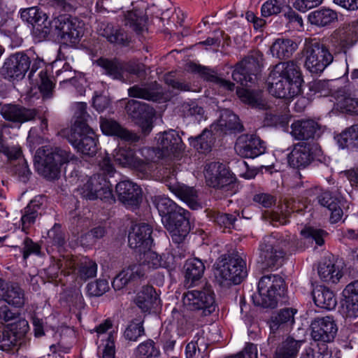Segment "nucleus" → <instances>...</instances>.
Here are the masks:
<instances>
[{
	"label": "nucleus",
	"mask_w": 358,
	"mask_h": 358,
	"mask_svg": "<svg viewBox=\"0 0 358 358\" xmlns=\"http://www.w3.org/2000/svg\"><path fill=\"white\" fill-rule=\"evenodd\" d=\"M341 148H353L358 146V124H354L343 131L336 137Z\"/></svg>",
	"instance_id": "50"
},
{
	"label": "nucleus",
	"mask_w": 358,
	"mask_h": 358,
	"mask_svg": "<svg viewBox=\"0 0 358 358\" xmlns=\"http://www.w3.org/2000/svg\"><path fill=\"white\" fill-rule=\"evenodd\" d=\"M127 114L141 129L144 136L148 135L152 129V118L155 110L148 104L139 101L129 100L125 106Z\"/></svg>",
	"instance_id": "16"
},
{
	"label": "nucleus",
	"mask_w": 358,
	"mask_h": 358,
	"mask_svg": "<svg viewBox=\"0 0 358 358\" xmlns=\"http://www.w3.org/2000/svg\"><path fill=\"white\" fill-rule=\"evenodd\" d=\"M108 289V282L104 279H99L88 283L87 285V292L90 296H100L107 292Z\"/></svg>",
	"instance_id": "60"
},
{
	"label": "nucleus",
	"mask_w": 358,
	"mask_h": 358,
	"mask_svg": "<svg viewBox=\"0 0 358 358\" xmlns=\"http://www.w3.org/2000/svg\"><path fill=\"white\" fill-rule=\"evenodd\" d=\"M39 90L43 94V99H50L53 94V83L48 78L47 71L42 70L39 73Z\"/></svg>",
	"instance_id": "61"
},
{
	"label": "nucleus",
	"mask_w": 358,
	"mask_h": 358,
	"mask_svg": "<svg viewBox=\"0 0 358 358\" xmlns=\"http://www.w3.org/2000/svg\"><path fill=\"white\" fill-rule=\"evenodd\" d=\"M338 19L337 13L329 8H322L310 13L308 20L312 24L318 27H325Z\"/></svg>",
	"instance_id": "47"
},
{
	"label": "nucleus",
	"mask_w": 358,
	"mask_h": 358,
	"mask_svg": "<svg viewBox=\"0 0 358 358\" xmlns=\"http://www.w3.org/2000/svg\"><path fill=\"white\" fill-rule=\"evenodd\" d=\"M29 329L28 322L21 318L0 327V350L8 352L21 346L25 341Z\"/></svg>",
	"instance_id": "12"
},
{
	"label": "nucleus",
	"mask_w": 358,
	"mask_h": 358,
	"mask_svg": "<svg viewBox=\"0 0 358 358\" xmlns=\"http://www.w3.org/2000/svg\"><path fill=\"white\" fill-rule=\"evenodd\" d=\"M191 145H192L199 152H208L210 150L213 144L214 138L212 132L206 129L202 133L196 136L189 138Z\"/></svg>",
	"instance_id": "53"
},
{
	"label": "nucleus",
	"mask_w": 358,
	"mask_h": 358,
	"mask_svg": "<svg viewBox=\"0 0 358 358\" xmlns=\"http://www.w3.org/2000/svg\"><path fill=\"white\" fill-rule=\"evenodd\" d=\"M312 295L315 305L320 308L332 310L337 304L335 294L327 287L317 286L313 289Z\"/></svg>",
	"instance_id": "34"
},
{
	"label": "nucleus",
	"mask_w": 358,
	"mask_h": 358,
	"mask_svg": "<svg viewBox=\"0 0 358 358\" xmlns=\"http://www.w3.org/2000/svg\"><path fill=\"white\" fill-rule=\"evenodd\" d=\"M57 35L65 43L74 46L84 34V23L76 17L60 15L53 21Z\"/></svg>",
	"instance_id": "11"
},
{
	"label": "nucleus",
	"mask_w": 358,
	"mask_h": 358,
	"mask_svg": "<svg viewBox=\"0 0 358 358\" xmlns=\"http://www.w3.org/2000/svg\"><path fill=\"white\" fill-rule=\"evenodd\" d=\"M287 80L272 71L268 78L269 93L280 99H290L301 94L299 90L294 92L292 90V85Z\"/></svg>",
	"instance_id": "26"
},
{
	"label": "nucleus",
	"mask_w": 358,
	"mask_h": 358,
	"mask_svg": "<svg viewBox=\"0 0 358 358\" xmlns=\"http://www.w3.org/2000/svg\"><path fill=\"white\" fill-rule=\"evenodd\" d=\"M204 174L207 185L215 189L227 192L235 186L234 175L222 163L213 162L206 164Z\"/></svg>",
	"instance_id": "13"
},
{
	"label": "nucleus",
	"mask_w": 358,
	"mask_h": 358,
	"mask_svg": "<svg viewBox=\"0 0 358 358\" xmlns=\"http://www.w3.org/2000/svg\"><path fill=\"white\" fill-rule=\"evenodd\" d=\"M217 126L224 133L240 132L243 129V126L241 124L238 117L229 110H225L222 113Z\"/></svg>",
	"instance_id": "46"
},
{
	"label": "nucleus",
	"mask_w": 358,
	"mask_h": 358,
	"mask_svg": "<svg viewBox=\"0 0 358 358\" xmlns=\"http://www.w3.org/2000/svg\"><path fill=\"white\" fill-rule=\"evenodd\" d=\"M147 18L143 10L135 9L127 12L124 17V24L129 26L138 34L146 29Z\"/></svg>",
	"instance_id": "48"
},
{
	"label": "nucleus",
	"mask_w": 358,
	"mask_h": 358,
	"mask_svg": "<svg viewBox=\"0 0 358 358\" xmlns=\"http://www.w3.org/2000/svg\"><path fill=\"white\" fill-rule=\"evenodd\" d=\"M289 239L273 234L266 236L259 246V259L264 267L278 268L285 258V249L289 245Z\"/></svg>",
	"instance_id": "6"
},
{
	"label": "nucleus",
	"mask_w": 358,
	"mask_h": 358,
	"mask_svg": "<svg viewBox=\"0 0 358 358\" xmlns=\"http://www.w3.org/2000/svg\"><path fill=\"white\" fill-rule=\"evenodd\" d=\"M172 192L181 200L185 201L192 210L201 208V202L197 191L192 187L178 185L173 187Z\"/></svg>",
	"instance_id": "36"
},
{
	"label": "nucleus",
	"mask_w": 358,
	"mask_h": 358,
	"mask_svg": "<svg viewBox=\"0 0 358 358\" xmlns=\"http://www.w3.org/2000/svg\"><path fill=\"white\" fill-rule=\"evenodd\" d=\"M69 142L80 153L93 156L97 151L96 136L88 124H73L67 134Z\"/></svg>",
	"instance_id": "10"
},
{
	"label": "nucleus",
	"mask_w": 358,
	"mask_h": 358,
	"mask_svg": "<svg viewBox=\"0 0 358 358\" xmlns=\"http://www.w3.org/2000/svg\"><path fill=\"white\" fill-rule=\"evenodd\" d=\"M296 310L286 308L273 314L270 319V329L273 333L291 327L294 322Z\"/></svg>",
	"instance_id": "33"
},
{
	"label": "nucleus",
	"mask_w": 358,
	"mask_h": 358,
	"mask_svg": "<svg viewBox=\"0 0 358 358\" xmlns=\"http://www.w3.org/2000/svg\"><path fill=\"white\" fill-rule=\"evenodd\" d=\"M236 93L243 102L252 108L266 109L267 107V102L260 91L240 88L237 89Z\"/></svg>",
	"instance_id": "44"
},
{
	"label": "nucleus",
	"mask_w": 358,
	"mask_h": 358,
	"mask_svg": "<svg viewBox=\"0 0 358 358\" xmlns=\"http://www.w3.org/2000/svg\"><path fill=\"white\" fill-rule=\"evenodd\" d=\"M183 306L189 310L207 316L215 310V294L210 286L188 289L182 294Z\"/></svg>",
	"instance_id": "8"
},
{
	"label": "nucleus",
	"mask_w": 358,
	"mask_h": 358,
	"mask_svg": "<svg viewBox=\"0 0 358 358\" xmlns=\"http://www.w3.org/2000/svg\"><path fill=\"white\" fill-rule=\"evenodd\" d=\"M98 34L114 45L127 46L130 40L124 29L109 22H101L97 29Z\"/></svg>",
	"instance_id": "30"
},
{
	"label": "nucleus",
	"mask_w": 358,
	"mask_h": 358,
	"mask_svg": "<svg viewBox=\"0 0 358 358\" xmlns=\"http://www.w3.org/2000/svg\"><path fill=\"white\" fill-rule=\"evenodd\" d=\"M203 331L199 330L195 335L194 340L188 343L185 348L186 358H198L201 351L207 349V343L205 342Z\"/></svg>",
	"instance_id": "51"
},
{
	"label": "nucleus",
	"mask_w": 358,
	"mask_h": 358,
	"mask_svg": "<svg viewBox=\"0 0 358 358\" xmlns=\"http://www.w3.org/2000/svg\"><path fill=\"white\" fill-rule=\"evenodd\" d=\"M153 203L162 216V222L164 217L172 215L176 211H181V209H182L171 199L162 195L154 196Z\"/></svg>",
	"instance_id": "49"
},
{
	"label": "nucleus",
	"mask_w": 358,
	"mask_h": 358,
	"mask_svg": "<svg viewBox=\"0 0 358 358\" xmlns=\"http://www.w3.org/2000/svg\"><path fill=\"white\" fill-rule=\"evenodd\" d=\"M190 68L193 72L199 73L206 80L215 83L229 91L234 90V84L233 83L218 77L214 71L206 66L193 64L190 66Z\"/></svg>",
	"instance_id": "40"
},
{
	"label": "nucleus",
	"mask_w": 358,
	"mask_h": 358,
	"mask_svg": "<svg viewBox=\"0 0 358 358\" xmlns=\"http://www.w3.org/2000/svg\"><path fill=\"white\" fill-rule=\"evenodd\" d=\"M143 257L141 264L143 268L147 269H157L160 267H169V263L164 259V257L157 254V252L150 250L149 249L143 252Z\"/></svg>",
	"instance_id": "52"
},
{
	"label": "nucleus",
	"mask_w": 358,
	"mask_h": 358,
	"mask_svg": "<svg viewBox=\"0 0 358 358\" xmlns=\"http://www.w3.org/2000/svg\"><path fill=\"white\" fill-rule=\"evenodd\" d=\"M310 327L313 338L324 343L333 341L338 331L335 321L330 316L315 318Z\"/></svg>",
	"instance_id": "24"
},
{
	"label": "nucleus",
	"mask_w": 358,
	"mask_h": 358,
	"mask_svg": "<svg viewBox=\"0 0 358 358\" xmlns=\"http://www.w3.org/2000/svg\"><path fill=\"white\" fill-rule=\"evenodd\" d=\"M318 275L320 278L328 283H337L342 277L339 267L331 259H324L318 266Z\"/></svg>",
	"instance_id": "37"
},
{
	"label": "nucleus",
	"mask_w": 358,
	"mask_h": 358,
	"mask_svg": "<svg viewBox=\"0 0 358 358\" xmlns=\"http://www.w3.org/2000/svg\"><path fill=\"white\" fill-rule=\"evenodd\" d=\"M303 52L306 57L304 66L313 74L323 72L334 59L327 47L315 40L306 42Z\"/></svg>",
	"instance_id": "9"
},
{
	"label": "nucleus",
	"mask_w": 358,
	"mask_h": 358,
	"mask_svg": "<svg viewBox=\"0 0 358 358\" xmlns=\"http://www.w3.org/2000/svg\"><path fill=\"white\" fill-rule=\"evenodd\" d=\"M290 134L297 141L318 138L323 133L322 126L313 119L294 120L290 126Z\"/></svg>",
	"instance_id": "18"
},
{
	"label": "nucleus",
	"mask_w": 358,
	"mask_h": 358,
	"mask_svg": "<svg viewBox=\"0 0 358 358\" xmlns=\"http://www.w3.org/2000/svg\"><path fill=\"white\" fill-rule=\"evenodd\" d=\"M78 190L86 199H99L110 203L115 201L110 182L101 174L91 176Z\"/></svg>",
	"instance_id": "15"
},
{
	"label": "nucleus",
	"mask_w": 358,
	"mask_h": 358,
	"mask_svg": "<svg viewBox=\"0 0 358 358\" xmlns=\"http://www.w3.org/2000/svg\"><path fill=\"white\" fill-rule=\"evenodd\" d=\"M215 268L216 281L223 287L240 284L248 274L245 262L238 255H222Z\"/></svg>",
	"instance_id": "2"
},
{
	"label": "nucleus",
	"mask_w": 358,
	"mask_h": 358,
	"mask_svg": "<svg viewBox=\"0 0 358 358\" xmlns=\"http://www.w3.org/2000/svg\"><path fill=\"white\" fill-rule=\"evenodd\" d=\"M333 38L343 48L352 45L358 39V22L340 27L334 31Z\"/></svg>",
	"instance_id": "38"
},
{
	"label": "nucleus",
	"mask_w": 358,
	"mask_h": 358,
	"mask_svg": "<svg viewBox=\"0 0 358 358\" xmlns=\"http://www.w3.org/2000/svg\"><path fill=\"white\" fill-rule=\"evenodd\" d=\"M262 57L259 52H253L238 63L232 73L234 80L242 85L255 83L262 66Z\"/></svg>",
	"instance_id": "14"
},
{
	"label": "nucleus",
	"mask_w": 358,
	"mask_h": 358,
	"mask_svg": "<svg viewBox=\"0 0 358 358\" xmlns=\"http://www.w3.org/2000/svg\"><path fill=\"white\" fill-rule=\"evenodd\" d=\"M118 200L127 208H136L142 201V191L139 185L131 180L119 182L115 187Z\"/></svg>",
	"instance_id": "21"
},
{
	"label": "nucleus",
	"mask_w": 358,
	"mask_h": 358,
	"mask_svg": "<svg viewBox=\"0 0 358 358\" xmlns=\"http://www.w3.org/2000/svg\"><path fill=\"white\" fill-rule=\"evenodd\" d=\"M43 61L36 58L31 60L24 52H19L10 55L0 69V74L8 80H21L29 70L28 77L33 79L34 73L42 68Z\"/></svg>",
	"instance_id": "3"
},
{
	"label": "nucleus",
	"mask_w": 358,
	"mask_h": 358,
	"mask_svg": "<svg viewBox=\"0 0 358 358\" xmlns=\"http://www.w3.org/2000/svg\"><path fill=\"white\" fill-rule=\"evenodd\" d=\"M343 313L348 317H358V280L348 284L343 290Z\"/></svg>",
	"instance_id": "31"
},
{
	"label": "nucleus",
	"mask_w": 358,
	"mask_h": 358,
	"mask_svg": "<svg viewBox=\"0 0 358 358\" xmlns=\"http://www.w3.org/2000/svg\"><path fill=\"white\" fill-rule=\"evenodd\" d=\"M0 152L6 155L8 160H18V164H15L13 168L14 173L18 176L19 179L26 182L31 175V171L28 168L27 162L21 158L22 150L17 145H9L0 134Z\"/></svg>",
	"instance_id": "20"
},
{
	"label": "nucleus",
	"mask_w": 358,
	"mask_h": 358,
	"mask_svg": "<svg viewBox=\"0 0 358 358\" xmlns=\"http://www.w3.org/2000/svg\"><path fill=\"white\" fill-rule=\"evenodd\" d=\"M97 264L88 258L83 259L78 264V277L83 280H87L96 276Z\"/></svg>",
	"instance_id": "56"
},
{
	"label": "nucleus",
	"mask_w": 358,
	"mask_h": 358,
	"mask_svg": "<svg viewBox=\"0 0 358 358\" xmlns=\"http://www.w3.org/2000/svg\"><path fill=\"white\" fill-rule=\"evenodd\" d=\"M35 157V166L38 173L53 180L58 178L61 165L73 159L74 155L61 148L45 145L37 150Z\"/></svg>",
	"instance_id": "1"
},
{
	"label": "nucleus",
	"mask_w": 358,
	"mask_h": 358,
	"mask_svg": "<svg viewBox=\"0 0 358 358\" xmlns=\"http://www.w3.org/2000/svg\"><path fill=\"white\" fill-rule=\"evenodd\" d=\"M135 355L138 358H157L160 351L152 339H148L138 345Z\"/></svg>",
	"instance_id": "54"
},
{
	"label": "nucleus",
	"mask_w": 358,
	"mask_h": 358,
	"mask_svg": "<svg viewBox=\"0 0 358 358\" xmlns=\"http://www.w3.org/2000/svg\"><path fill=\"white\" fill-rule=\"evenodd\" d=\"M100 127L103 134L116 136L128 143H136L140 140L138 135L128 130L113 119L101 117Z\"/></svg>",
	"instance_id": "28"
},
{
	"label": "nucleus",
	"mask_w": 358,
	"mask_h": 358,
	"mask_svg": "<svg viewBox=\"0 0 358 358\" xmlns=\"http://www.w3.org/2000/svg\"><path fill=\"white\" fill-rule=\"evenodd\" d=\"M157 149H156V155L159 153L162 157H176L184 149V145L182 139L177 131L169 130L159 134L157 137ZM155 150V148H154ZM157 156L155 157V158Z\"/></svg>",
	"instance_id": "22"
},
{
	"label": "nucleus",
	"mask_w": 358,
	"mask_h": 358,
	"mask_svg": "<svg viewBox=\"0 0 358 358\" xmlns=\"http://www.w3.org/2000/svg\"><path fill=\"white\" fill-rule=\"evenodd\" d=\"M297 44L289 38H278L271 47L273 56L280 59L289 58L296 50Z\"/></svg>",
	"instance_id": "43"
},
{
	"label": "nucleus",
	"mask_w": 358,
	"mask_h": 358,
	"mask_svg": "<svg viewBox=\"0 0 358 358\" xmlns=\"http://www.w3.org/2000/svg\"><path fill=\"white\" fill-rule=\"evenodd\" d=\"M96 62L107 75L123 83H131L134 76L140 77L145 73V65L135 60L122 62L117 59L100 58Z\"/></svg>",
	"instance_id": "7"
},
{
	"label": "nucleus",
	"mask_w": 358,
	"mask_h": 358,
	"mask_svg": "<svg viewBox=\"0 0 358 358\" xmlns=\"http://www.w3.org/2000/svg\"><path fill=\"white\" fill-rule=\"evenodd\" d=\"M314 159L312 146L309 143H298L287 156L290 166L296 169L306 168Z\"/></svg>",
	"instance_id": "29"
},
{
	"label": "nucleus",
	"mask_w": 358,
	"mask_h": 358,
	"mask_svg": "<svg viewBox=\"0 0 358 358\" xmlns=\"http://www.w3.org/2000/svg\"><path fill=\"white\" fill-rule=\"evenodd\" d=\"M141 153L143 159L136 157L134 150L131 148L120 147L114 150L113 157L115 161L122 166L134 169L143 174H147L153 169L156 150L144 148L141 150Z\"/></svg>",
	"instance_id": "5"
},
{
	"label": "nucleus",
	"mask_w": 358,
	"mask_h": 358,
	"mask_svg": "<svg viewBox=\"0 0 358 358\" xmlns=\"http://www.w3.org/2000/svg\"><path fill=\"white\" fill-rule=\"evenodd\" d=\"M264 143L255 135H241L235 144L236 153L244 158H255L265 152Z\"/></svg>",
	"instance_id": "23"
},
{
	"label": "nucleus",
	"mask_w": 358,
	"mask_h": 358,
	"mask_svg": "<svg viewBox=\"0 0 358 358\" xmlns=\"http://www.w3.org/2000/svg\"><path fill=\"white\" fill-rule=\"evenodd\" d=\"M180 110L185 116H199L202 117L204 110L195 101L183 103L180 106Z\"/></svg>",
	"instance_id": "64"
},
{
	"label": "nucleus",
	"mask_w": 358,
	"mask_h": 358,
	"mask_svg": "<svg viewBox=\"0 0 358 358\" xmlns=\"http://www.w3.org/2000/svg\"><path fill=\"white\" fill-rule=\"evenodd\" d=\"M3 301L17 308L22 307L25 303L24 291L17 284L12 283Z\"/></svg>",
	"instance_id": "55"
},
{
	"label": "nucleus",
	"mask_w": 358,
	"mask_h": 358,
	"mask_svg": "<svg viewBox=\"0 0 358 358\" xmlns=\"http://www.w3.org/2000/svg\"><path fill=\"white\" fill-rule=\"evenodd\" d=\"M272 71L291 83L289 85H292L294 92L298 90L301 92L302 75L300 67L296 62L290 60L280 62L274 66Z\"/></svg>",
	"instance_id": "27"
},
{
	"label": "nucleus",
	"mask_w": 358,
	"mask_h": 358,
	"mask_svg": "<svg viewBox=\"0 0 358 358\" xmlns=\"http://www.w3.org/2000/svg\"><path fill=\"white\" fill-rule=\"evenodd\" d=\"M0 114L6 120L21 124L33 120L37 115V110L19 104L6 103L0 105Z\"/></svg>",
	"instance_id": "25"
},
{
	"label": "nucleus",
	"mask_w": 358,
	"mask_h": 358,
	"mask_svg": "<svg viewBox=\"0 0 358 358\" xmlns=\"http://www.w3.org/2000/svg\"><path fill=\"white\" fill-rule=\"evenodd\" d=\"M20 16L23 21L31 24L38 31L48 28L45 24L48 17L36 7H31L22 10Z\"/></svg>",
	"instance_id": "45"
},
{
	"label": "nucleus",
	"mask_w": 358,
	"mask_h": 358,
	"mask_svg": "<svg viewBox=\"0 0 358 358\" xmlns=\"http://www.w3.org/2000/svg\"><path fill=\"white\" fill-rule=\"evenodd\" d=\"M143 321L136 320L132 321L124 331V336L127 340L136 341L138 338L145 334Z\"/></svg>",
	"instance_id": "59"
},
{
	"label": "nucleus",
	"mask_w": 358,
	"mask_h": 358,
	"mask_svg": "<svg viewBox=\"0 0 358 358\" xmlns=\"http://www.w3.org/2000/svg\"><path fill=\"white\" fill-rule=\"evenodd\" d=\"M184 270L186 285L190 287L194 285L195 282L201 278L205 271V266L201 259L191 258L185 262Z\"/></svg>",
	"instance_id": "35"
},
{
	"label": "nucleus",
	"mask_w": 358,
	"mask_h": 358,
	"mask_svg": "<svg viewBox=\"0 0 358 358\" xmlns=\"http://www.w3.org/2000/svg\"><path fill=\"white\" fill-rule=\"evenodd\" d=\"M237 216L236 214L219 213L215 217V222L220 227L231 229L235 227Z\"/></svg>",
	"instance_id": "63"
},
{
	"label": "nucleus",
	"mask_w": 358,
	"mask_h": 358,
	"mask_svg": "<svg viewBox=\"0 0 358 358\" xmlns=\"http://www.w3.org/2000/svg\"><path fill=\"white\" fill-rule=\"evenodd\" d=\"M43 196L35 197L29 204L21 211V225L22 231L27 232L36 219L41 215V209L43 205Z\"/></svg>",
	"instance_id": "32"
},
{
	"label": "nucleus",
	"mask_w": 358,
	"mask_h": 358,
	"mask_svg": "<svg viewBox=\"0 0 358 358\" xmlns=\"http://www.w3.org/2000/svg\"><path fill=\"white\" fill-rule=\"evenodd\" d=\"M301 236L310 241H314L316 245L322 246L324 243V238L327 233L321 229L314 227H306L301 231Z\"/></svg>",
	"instance_id": "57"
},
{
	"label": "nucleus",
	"mask_w": 358,
	"mask_h": 358,
	"mask_svg": "<svg viewBox=\"0 0 358 358\" xmlns=\"http://www.w3.org/2000/svg\"><path fill=\"white\" fill-rule=\"evenodd\" d=\"M286 6L285 0H268L262 6V15L264 17H269L280 13Z\"/></svg>",
	"instance_id": "58"
},
{
	"label": "nucleus",
	"mask_w": 358,
	"mask_h": 358,
	"mask_svg": "<svg viewBox=\"0 0 358 358\" xmlns=\"http://www.w3.org/2000/svg\"><path fill=\"white\" fill-rule=\"evenodd\" d=\"M122 272L128 278L129 282L134 281L143 278L145 275L147 269L143 268L141 264H132L122 270Z\"/></svg>",
	"instance_id": "62"
},
{
	"label": "nucleus",
	"mask_w": 358,
	"mask_h": 358,
	"mask_svg": "<svg viewBox=\"0 0 358 358\" xmlns=\"http://www.w3.org/2000/svg\"><path fill=\"white\" fill-rule=\"evenodd\" d=\"M286 285L279 275L269 274L262 276L258 283V293L252 296L254 303L263 308H274L278 298L284 296Z\"/></svg>",
	"instance_id": "4"
},
{
	"label": "nucleus",
	"mask_w": 358,
	"mask_h": 358,
	"mask_svg": "<svg viewBox=\"0 0 358 358\" xmlns=\"http://www.w3.org/2000/svg\"><path fill=\"white\" fill-rule=\"evenodd\" d=\"M152 227L146 223L134 225L128 236L129 245L136 252L142 253L150 249L152 243Z\"/></svg>",
	"instance_id": "19"
},
{
	"label": "nucleus",
	"mask_w": 358,
	"mask_h": 358,
	"mask_svg": "<svg viewBox=\"0 0 358 358\" xmlns=\"http://www.w3.org/2000/svg\"><path fill=\"white\" fill-rule=\"evenodd\" d=\"M189 213L181 209L172 215L163 219V224L170 233L173 242L180 243L184 241L190 231Z\"/></svg>",
	"instance_id": "17"
},
{
	"label": "nucleus",
	"mask_w": 358,
	"mask_h": 358,
	"mask_svg": "<svg viewBox=\"0 0 358 358\" xmlns=\"http://www.w3.org/2000/svg\"><path fill=\"white\" fill-rule=\"evenodd\" d=\"M156 82L150 85H135L128 90L130 97L143 99L149 101H157L160 97V93L157 91Z\"/></svg>",
	"instance_id": "39"
},
{
	"label": "nucleus",
	"mask_w": 358,
	"mask_h": 358,
	"mask_svg": "<svg viewBox=\"0 0 358 358\" xmlns=\"http://www.w3.org/2000/svg\"><path fill=\"white\" fill-rule=\"evenodd\" d=\"M157 301L155 290L151 286L143 287L135 299L136 306L144 313L149 312L154 308Z\"/></svg>",
	"instance_id": "42"
},
{
	"label": "nucleus",
	"mask_w": 358,
	"mask_h": 358,
	"mask_svg": "<svg viewBox=\"0 0 358 358\" xmlns=\"http://www.w3.org/2000/svg\"><path fill=\"white\" fill-rule=\"evenodd\" d=\"M302 343L292 337L287 338L277 347L274 358H296Z\"/></svg>",
	"instance_id": "41"
}]
</instances>
